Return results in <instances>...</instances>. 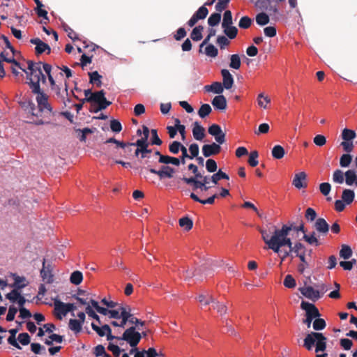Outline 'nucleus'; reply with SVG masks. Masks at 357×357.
Here are the masks:
<instances>
[{
    "label": "nucleus",
    "mask_w": 357,
    "mask_h": 357,
    "mask_svg": "<svg viewBox=\"0 0 357 357\" xmlns=\"http://www.w3.org/2000/svg\"><path fill=\"white\" fill-rule=\"evenodd\" d=\"M293 224L290 225H284L281 229L275 228L273 231V239L272 245V250L275 253L280 252V248L284 246H287L289 250H291L293 248V243L291 239L288 237L289 233L292 230Z\"/></svg>",
    "instance_id": "obj_1"
},
{
    "label": "nucleus",
    "mask_w": 357,
    "mask_h": 357,
    "mask_svg": "<svg viewBox=\"0 0 357 357\" xmlns=\"http://www.w3.org/2000/svg\"><path fill=\"white\" fill-rule=\"evenodd\" d=\"M84 96L85 98L81 100L82 104L85 102L97 104L96 107L91 105V112L97 113L99 111L105 109L112 104V102L106 99L104 90L92 93L91 89H87L84 91Z\"/></svg>",
    "instance_id": "obj_2"
},
{
    "label": "nucleus",
    "mask_w": 357,
    "mask_h": 357,
    "mask_svg": "<svg viewBox=\"0 0 357 357\" xmlns=\"http://www.w3.org/2000/svg\"><path fill=\"white\" fill-rule=\"evenodd\" d=\"M27 64L29 72L26 70H23V71L26 74V84L29 85L32 93L39 92V89H40V77L43 74L41 69L43 63H35L32 61H28Z\"/></svg>",
    "instance_id": "obj_3"
},
{
    "label": "nucleus",
    "mask_w": 357,
    "mask_h": 357,
    "mask_svg": "<svg viewBox=\"0 0 357 357\" xmlns=\"http://www.w3.org/2000/svg\"><path fill=\"white\" fill-rule=\"evenodd\" d=\"M326 341L327 338L321 333L311 332L305 337L303 347L310 351L316 342L315 352L324 351L326 349Z\"/></svg>",
    "instance_id": "obj_4"
},
{
    "label": "nucleus",
    "mask_w": 357,
    "mask_h": 357,
    "mask_svg": "<svg viewBox=\"0 0 357 357\" xmlns=\"http://www.w3.org/2000/svg\"><path fill=\"white\" fill-rule=\"evenodd\" d=\"M135 330V326H131L126 329L121 337V340L126 341L132 348L136 347L142 339L141 333Z\"/></svg>",
    "instance_id": "obj_5"
},
{
    "label": "nucleus",
    "mask_w": 357,
    "mask_h": 357,
    "mask_svg": "<svg viewBox=\"0 0 357 357\" xmlns=\"http://www.w3.org/2000/svg\"><path fill=\"white\" fill-rule=\"evenodd\" d=\"M33 93L36 95V100L39 112H43L47 111L50 114L52 113V107L48 102V96L44 93L41 88L39 89V92Z\"/></svg>",
    "instance_id": "obj_6"
},
{
    "label": "nucleus",
    "mask_w": 357,
    "mask_h": 357,
    "mask_svg": "<svg viewBox=\"0 0 357 357\" xmlns=\"http://www.w3.org/2000/svg\"><path fill=\"white\" fill-rule=\"evenodd\" d=\"M149 171L152 174L158 175L160 180L165 178H171L175 173V169L169 165H162L159 170L149 168Z\"/></svg>",
    "instance_id": "obj_7"
},
{
    "label": "nucleus",
    "mask_w": 357,
    "mask_h": 357,
    "mask_svg": "<svg viewBox=\"0 0 357 357\" xmlns=\"http://www.w3.org/2000/svg\"><path fill=\"white\" fill-rule=\"evenodd\" d=\"M52 266L51 264H46L45 259L43 261V268L40 270V277L47 284H51L54 281V275L52 274Z\"/></svg>",
    "instance_id": "obj_8"
},
{
    "label": "nucleus",
    "mask_w": 357,
    "mask_h": 357,
    "mask_svg": "<svg viewBox=\"0 0 357 357\" xmlns=\"http://www.w3.org/2000/svg\"><path fill=\"white\" fill-rule=\"evenodd\" d=\"M301 307L305 311V317L314 319L319 317L321 315L318 308L312 303L303 301L301 303Z\"/></svg>",
    "instance_id": "obj_9"
},
{
    "label": "nucleus",
    "mask_w": 357,
    "mask_h": 357,
    "mask_svg": "<svg viewBox=\"0 0 357 357\" xmlns=\"http://www.w3.org/2000/svg\"><path fill=\"white\" fill-rule=\"evenodd\" d=\"M206 6H201L191 17V18L188 21L187 24L190 26L192 27L196 24V23L199 20H204L206 17L208 10L206 7Z\"/></svg>",
    "instance_id": "obj_10"
},
{
    "label": "nucleus",
    "mask_w": 357,
    "mask_h": 357,
    "mask_svg": "<svg viewBox=\"0 0 357 357\" xmlns=\"http://www.w3.org/2000/svg\"><path fill=\"white\" fill-rule=\"evenodd\" d=\"M30 43L36 45L35 52L36 55L42 54L44 52H47V54H50L51 48L50 45L42 41L39 38H31Z\"/></svg>",
    "instance_id": "obj_11"
},
{
    "label": "nucleus",
    "mask_w": 357,
    "mask_h": 357,
    "mask_svg": "<svg viewBox=\"0 0 357 357\" xmlns=\"http://www.w3.org/2000/svg\"><path fill=\"white\" fill-rule=\"evenodd\" d=\"M221 149L222 148L219 144L213 142L210 144L204 145L202 146V151L203 155L205 158H208L219 154L221 151Z\"/></svg>",
    "instance_id": "obj_12"
},
{
    "label": "nucleus",
    "mask_w": 357,
    "mask_h": 357,
    "mask_svg": "<svg viewBox=\"0 0 357 357\" xmlns=\"http://www.w3.org/2000/svg\"><path fill=\"white\" fill-rule=\"evenodd\" d=\"M299 291L304 296L312 300V301H316L321 298L319 290H315L311 286L301 287Z\"/></svg>",
    "instance_id": "obj_13"
},
{
    "label": "nucleus",
    "mask_w": 357,
    "mask_h": 357,
    "mask_svg": "<svg viewBox=\"0 0 357 357\" xmlns=\"http://www.w3.org/2000/svg\"><path fill=\"white\" fill-rule=\"evenodd\" d=\"M307 174L304 172L296 174L292 181V185L298 189L305 188L307 187Z\"/></svg>",
    "instance_id": "obj_14"
},
{
    "label": "nucleus",
    "mask_w": 357,
    "mask_h": 357,
    "mask_svg": "<svg viewBox=\"0 0 357 357\" xmlns=\"http://www.w3.org/2000/svg\"><path fill=\"white\" fill-rule=\"evenodd\" d=\"M317 231L323 236H326L329 231L330 227L326 220L323 218H319L316 220L314 225Z\"/></svg>",
    "instance_id": "obj_15"
},
{
    "label": "nucleus",
    "mask_w": 357,
    "mask_h": 357,
    "mask_svg": "<svg viewBox=\"0 0 357 357\" xmlns=\"http://www.w3.org/2000/svg\"><path fill=\"white\" fill-rule=\"evenodd\" d=\"M192 135L196 140L202 141L206 136L205 128L195 121L192 124Z\"/></svg>",
    "instance_id": "obj_16"
},
{
    "label": "nucleus",
    "mask_w": 357,
    "mask_h": 357,
    "mask_svg": "<svg viewBox=\"0 0 357 357\" xmlns=\"http://www.w3.org/2000/svg\"><path fill=\"white\" fill-rule=\"evenodd\" d=\"M221 75L222 77V86L226 89H230L234 84V78L229 71L227 69H222L221 70Z\"/></svg>",
    "instance_id": "obj_17"
},
{
    "label": "nucleus",
    "mask_w": 357,
    "mask_h": 357,
    "mask_svg": "<svg viewBox=\"0 0 357 357\" xmlns=\"http://www.w3.org/2000/svg\"><path fill=\"white\" fill-rule=\"evenodd\" d=\"M119 310L121 311V318L122 319L121 321L119 324V327L124 328L126 323L130 322V318L132 317V314L130 313V307H126L123 305H121L119 307Z\"/></svg>",
    "instance_id": "obj_18"
},
{
    "label": "nucleus",
    "mask_w": 357,
    "mask_h": 357,
    "mask_svg": "<svg viewBox=\"0 0 357 357\" xmlns=\"http://www.w3.org/2000/svg\"><path fill=\"white\" fill-rule=\"evenodd\" d=\"M215 109L225 110L227 108V100L223 95L216 96L211 102Z\"/></svg>",
    "instance_id": "obj_19"
},
{
    "label": "nucleus",
    "mask_w": 357,
    "mask_h": 357,
    "mask_svg": "<svg viewBox=\"0 0 357 357\" xmlns=\"http://www.w3.org/2000/svg\"><path fill=\"white\" fill-rule=\"evenodd\" d=\"M63 302L56 300L54 301V315L58 319H61L62 316H66V307L62 306Z\"/></svg>",
    "instance_id": "obj_20"
},
{
    "label": "nucleus",
    "mask_w": 357,
    "mask_h": 357,
    "mask_svg": "<svg viewBox=\"0 0 357 357\" xmlns=\"http://www.w3.org/2000/svg\"><path fill=\"white\" fill-rule=\"evenodd\" d=\"M342 201L344 202L347 205L351 204L355 197V192L351 189H344L342 193Z\"/></svg>",
    "instance_id": "obj_21"
},
{
    "label": "nucleus",
    "mask_w": 357,
    "mask_h": 357,
    "mask_svg": "<svg viewBox=\"0 0 357 357\" xmlns=\"http://www.w3.org/2000/svg\"><path fill=\"white\" fill-rule=\"evenodd\" d=\"M204 89L207 92L213 91L215 93L220 95L223 92L224 87L222 83L219 82H215L210 85H206L204 86Z\"/></svg>",
    "instance_id": "obj_22"
},
{
    "label": "nucleus",
    "mask_w": 357,
    "mask_h": 357,
    "mask_svg": "<svg viewBox=\"0 0 357 357\" xmlns=\"http://www.w3.org/2000/svg\"><path fill=\"white\" fill-rule=\"evenodd\" d=\"M148 139H144L143 138L139 139L134 143L135 146H137L138 149H140L143 151L142 158H146V152H151V149H149V143L147 142Z\"/></svg>",
    "instance_id": "obj_23"
},
{
    "label": "nucleus",
    "mask_w": 357,
    "mask_h": 357,
    "mask_svg": "<svg viewBox=\"0 0 357 357\" xmlns=\"http://www.w3.org/2000/svg\"><path fill=\"white\" fill-rule=\"evenodd\" d=\"M182 180L188 185H192V190H196L197 189L202 190V188L204 186V183H202L201 180H197L196 178H187L183 177Z\"/></svg>",
    "instance_id": "obj_24"
},
{
    "label": "nucleus",
    "mask_w": 357,
    "mask_h": 357,
    "mask_svg": "<svg viewBox=\"0 0 357 357\" xmlns=\"http://www.w3.org/2000/svg\"><path fill=\"white\" fill-rule=\"evenodd\" d=\"M190 198L193 199L195 202H197L202 204H214L215 199L218 197V195L214 194L213 196L210 197L207 199H201L194 192H192L190 195Z\"/></svg>",
    "instance_id": "obj_25"
},
{
    "label": "nucleus",
    "mask_w": 357,
    "mask_h": 357,
    "mask_svg": "<svg viewBox=\"0 0 357 357\" xmlns=\"http://www.w3.org/2000/svg\"><path fill=\"white\" fill-rule=\"evenodd\" d=\"M89 77V82L95 84L96 86L100 87L102 85V75H100L98 71L88 73Z\"/></svg>",
    "instance_id": "obj_26"
},
{
    "label": "nucleus",
    "mask_w": 357,
    "mask_h": 357,
    "mask_svg": "<svg viewBox=\"0 0 357 357\" xmlns=\"http://www.w3.org/2000/svg\"><path fill=\"white\" fill-rule=\"evenodd\" d=\"M158 162L166 165L172 164L175 166H179V160L177 159V158L169 155H160Z\"/></svg>",
    "instance_id": "obj_27"
},
{
    "label": "nucleus",
    "mask_w": 357,
    "mask_h": 357,
    "mask_svg": "<svg viewBox=\"0 0 357 357\" xmlns=\"http://www.w3.org/2000/svg\"><path fill=\"white\" fill-rule=\"evenodd\" d=\"M212 306L214 310H216L217 312L220 316L225 315L227 312V307L226 305L222 303H220L215 299H213V302H212Z\"/></svg>",
    "instance_id": "obj_28"
},
{
    "label": "nucleus",
    "mask_w": 357,
    "mask_h": 357,
    "mask_svg": "<svg viewBox=\"0 0 357 357\" xmlns=\"http://www.w3.org/2000/svg\"><path fill=\"white\" fill-rule=\"evenodd\" d=\"M204 30V27L201 25H199L197 26H195L191 33H190V38L194 41H199L200 40L203 36H202V31Z\"/></svg>",
    "instance_id": "obj_29"
},
{
    "label": "nucleus",
    "mask_w": 357,
    "mask_h": 357,
    "mask_svg": "<svg viewBox=\"0 0 357 357\" xmlns=\"http://www.w3.org/2000/svg\"><path fill=\"white\" fill-rule=\"evenodd\" d=\"M224 29V33L229 38L234 39L236 37L238 33V29L232 25L227 26H222Z\"/></svg>",
    "instance_id": "obj_30"
},
{
    "label": "nucleus",
    "mask_w": 357,
    "mask_h": 357,
    "mask_svg": "<svg viewBox=\"0 0 357 357\" xmlns=\"http://www.w3.org/2000/svg\"><path fill=\"white\" fill-rule=\"evenodd\" d=\"M356 133L354 130L344 128L342 130L341 137L344 141L352 142L356 137Z\"/></svg>",
    "instance_id": "obj_31"
},
{
    "label": "nucleus",
    "mask_w": 357,
    "mask_h": 357,
    "mask_svg": "<svg viewBox=\"0 0 357 357\" xmlns=\"http://www.w3.org/2000/svg\"><path fill=\"white\" fill-rule=\"evenodd\" d=\"M229 176L223 172L221 169H219L216 173H214L211 177V181L214 183L217 184L221 179L229 180Z\"/></svg>",
    "instance_id": "obj_32"
},
{
    "label": "nucleus",
    "mask_w": 357,
    "mask_h": 357,
    "mask_svg": "<svg viewBox=\"0 0 357 357\" xmlns=\"http://www.w3.org/2000/svg\"><path fill=\"white\" fill-rule=\"evenodd\" d=\"M271 153H272L273 158H274L275 159L279 160L284 157V155L285 154V151L282 146L275 145L272 149Z\"/></svg>",
    "instance_id": "obj_33"
},
{
    "label": "nucleus",
    "mask_w": 357,
    "mask_h": 357,
    "mask_svg": "<svg viewBox=\"0 0 357 357\" xmlns=\"http://www.w3.org/2000/svg\"><path fill=\"white\" fill-rule=\"evenodd\" d=\"M345 178L344 173L341 169H335L333 174V181L335 183L342 184Z\"/></svg>",
    "instance_id": "obj_34"
},
{
    "label": "nucleus",
    "mask_w": 357,
    "mask_h": 357,
    "mask_svg": "<svg viewBox=\"0 0 357 357\" xmlns=\"http://www.w3.org/2000/svg\"><path fill=\"white\" fill-rule=\"evenodd\" d=\"M83 280L82 273L79 271L73 272L70 277V282L75 285L79 284Z\"/></svg>",
    "instance_id": "obj_35"
},
{
    "label": "nucleus",
    "mask_w": 357,
    "mask_h": 357,
    "mask_svg": "<svg viewBox=\"0 0 357 357\" xmlns=\"http://www.w3.org/2000/svg\"><path fill=\"white\" fill-rule=\"evenodd\" d=\"M259 231L261 233V238L264 243L268 245L269 249L272 250V241L273 239V234L271 238H269V234H268V231L266 229L259 228Z\"/></svg>",
    "instance_id": "obj_36"
},
{
    "label": "nucleus",
    "mask_w": 357,
    "mask_h": 357,
    "mask_svg": "<svg viewBox=\"0 0 357 357\" xmlns=\"http://www.w3.org/2000/svg\"><path fill=\"white\" fill-rule=\"evenodd\" d=\"M13 277L15 282L9 285L10 287L21 289L26 286V284H22V282L25 281L24 277H20L15 274L13 275Z\"/></svg>",
    "instance_id": "obj_37"
},
{
    "label": "nucleus",
    "mask_w": 357,
    "mask_h": 357,
    "mask_svg": "<svg viewBox=\"0 0 357 357\" xmlns=\"http://www.w3.org/2000/svg\"><path fill=\"white\" fill-rule=\"evenodd\" d=\"M179 226L184 228L185 230L189 231L192 228L193 222L192 220L188 217H183L179 219Z\"/></svg>",
    "instance_id": "obj_38"
},
{
    "label": "nucleus",
    "mask_w": 357,
    "mask_h": 357,
    "mask_svg": "<svg viewBox=\"0 0 357 357\" xmlns=\"http://www.w3.org/2000/svg\"><path fill=\"white\" fill-rule=\"evenodd\" d=\"M345 183L347 185H352L356 178V174L354 170L349 169L345 173Z\"/></svg>",
    "instance_id": "obj_39"
},
{
    "label": "nucleus",
    "mask_w": 357,
    "mask_h": 357,
    "mask_svg": "<svg viewBox=\"0 0 357 357\" xmlns=\"http://www.w3.org/2000/svg\"><path fill=\"white\" fill-rule=\"evenodd\" d=\"M82 324L77 319H70L68 324L69 328L75 332V333H78L82 330Z\"/></svg>",
    "instance_id": "obj_40"
},
{
    "label": "nucleus",
    "mask_w": 357,
    "mask_h": 357,
    "mask_svg": "<svg viewBox=\"0 0 357 357\" xmlns=\"http://www.w3.org/2000/svg\"><path fill=\"white\" fill-rule=\"evenodd\" d=\"M303 238L307 243H308L310 245H314L316 246H318L320 245V243H319L318 238L315 236L314 231H313L310 235L304 234Z\"/></svg>",
    "instance_id": "obj_41"
},
{
    "label": "nucleus",
    "mask_w": 357,
    "mask_h": 357,
    "mask_svg": "<svg viewBox=\"0 0 357 357\" xmlns=\"http://www.w3.org/2000/svg\"><path fill=\"white\" fill-rule=\"evenodd\" d=\"M241 64V59L238 54H232L230 56V68L238 70L240 68Z\"/></svg>",
    "instance_id": "obj_42"
},
{
    "label": "nucleus",
    "mask_w": 357,
    "mask_h": 357,
    "mask_svg": "<svg viewBox=\"0 0 357 357\" xmlns=\"http://www.w3.org/2000/svg\"><path fill=\"white\" fill-rule=\"evenodd\" d=\"M352 255V250L349 245H342L340 251V257L344 259H349Z\"/></svg>",
    "instance_id": "obj_43"
},
{
    "label": "nucleus",
    "mask_w": 357,
    "mask_h": 357,
    "mask_svg": "<svg viewBox=\"0 0 357 357\" xmlns=\"http://www.w3.org/2000/svg\"><path fill=\"white\" fill-rule=\"evenodd\" d=\"M221 20V15L220 13H212L208 19V24L211 26L218 25Z\"/></svg>",
    "instance_id": "obj_44"
},
{
    "label": "nucleus",
    "mask_w": 357,
    "mask_h": 357,
    "mask_svg": "<svg viewBox=\"0 0 357 357\" xmlns=\"http://www.w3.org/2000/svg\"><path fill=\"white\" fill-rule=\"evenodd\" d=\"M270 21L268 15L265 13H261L256 16V22L260 26L267 24Z\"/></svg>",
    "instance_id": "obj_45"
},
{
    "label": "nucleus",
    "mask_w": 357,
    "mask_h": 357,
    "mask_svg": "<svg viewBox=\"0 0 357 357\" xmlns=\"http://www.w3.org/2000/svg\"><path fill=\"white\" fill-rule=\"evenodd\" d=\"M197 301L203 305H208L213 302V297L211 295L199 294L197 298Z\"/></svg>",
    "instance_id": "obj_46"
},
{
    "label": "nucleus",
    "mask_w": 357,
    "mask_h": 357,
    "mask_svg": "<svg viewBox=\"0 0 357 357\" xmlns=\"http://www.w3.org/2000/svg\"><path fill=\"white\" fill-rule=\"evenodd\" d=\"M204 54L210 57H215L218 54V50L213 44H208L205 47Z\"/></svg>",
    "instance_id": "obj_47"
},
{
    "label": "nucleus",
    "mask_w": 357,
    "mask_h": 357,
    "mask_svg": "<svg viewBox=\"0 0 357 357\" xmlns=\"http://www.w3.org/2000/svg\"><path fill=\"white\" fill-rule=\"evenodd\" d=\"M183 145L178 141H174L169 145V151L172 154L176 155L181 150Z\"/></svg>",
    "instance_id": "obj_48"
},
{
    "label": "nucleus",
    "mask_w": 357,
    "mask_h": 357,
    "mask_svg": "<svg viewBox=\"0 0 357 357\" xmlns=\"http://www.w3.org/2000/svg\"><path fill=\"white\" fill-rule=\"evenodd\" d=\"M133 146H135L134 143L123 142V145H121L120 148H121L123 149V153H124L123 156L125 158L128 157L131 154V153L132 151Z\"/></svg>",
    "instance_id": "obj_49"
},
{
    "label": "nucleus",
    "mask_w": 357,
    "mask_h": 357,
    "mask_svg": "<svg viewBox=\"0 0 357 357\" xmlns=\"http://www.w3.org/2000/svg\"><path fill=\"white\" fill-rule=\"evenodd\" d=\"M252 23V19L248 16L242 17L238 22V26L241 29H247L250 27Z\"/></svg>",
    "instance_id": "obj_50"
},
{
    "label": "nucleus",
    "mask_w": 357,
    "mask_h": 357,
    "mask_svg": "<svg viewBox=\"0 0 357 357\" xmlns=\"http://www.w3.org/2000/svg\"><path fill=\"white\" fill-rule=\"evenodd\" d=\"M212 109L208 104H203L198 111V114L201 118L204 119L209 115Z\"/></svg>",
    "instance_id": "obj_51"
},
{
    "label": "nucleus",
    "mask_w": 357,
    "mask_h": 357,
    "mask_svg": "<svg viewBox=\"0 0 357 357\" xmlns=\"http://www.w3.org/2000/svg\"><path fill=\"white\" fill-rule=\"evenodd\" d=\"M312 326L315 331H321L326 328V324L324 319L317 317L313 321Z\"/></svg>",
    "instance_id": "obj_52"
},
{
    "label": "nucleus",
    "mask_w": 357,
    "mask_h": 357,
    "mask_svg": "<svg viewBox=\"0 0 357 357\" xmlns=\"http://www.w3.org/2000/svg\"><path fill=\"white\" fill-rule=\"evenodd\" d=\"M232 24L233 21L231 12L227 10L224 13L222 26H227L229 25H232Z\"/></svg>",
    "instance_id": "obj_53"
},
{
    "label": "nucleus",
    "mask_w": 357,
    "mask_h": 357,
    "mask_svg": "<svg viewBox=\"0 0 357 357\" xmlns=\"http://www.w3.org/2000/svg\"><path fill=\"white\" fill-rule=\"evenodd\" d=\"M352 161V156L349 153L343 154L340 159V165L342 167H347Z\"/></svg>",
    "instance_id": "obj_54"
},
{
    "label": "nucleus",
    "mask_w": 357,
    "mask_h": 357,
    "mask_svg": "<svg viewBox=\"0 0 357 357\" xmlns=\"http://www.w3.org/2000/svg\"><path fill=\"white\" fill-rule=\"evenodd\" d=\"M206 169L210 173H214L218 169L217 163L213 159H208L206 162Z\"/></svg>",
    "instance_id": "obj_55"
},
{
    "label": "nucleus",
    "mask_w": 357,
    "mask_h": 357,
    "mask_svg": "<svg viewBox=\"0 0 357 357\" xmlns=\"http://www.w3.org/2000/svg\"><path fill=\"white\" fill-rule=\"evenodd\" d=\"M283 283L284 287L289 289L294 288L296 285L295 279L291 275L285 276Z\"/></svg>",
    "instance_id": "obj_56"
},
{
    "label": "nucleus",
    "mask_w": 357,
    "mask_h": 357,
    "mask_svg": "<svg viewBox=\"0 0 357 357\" xmlns=\"http://www.w3.org/2000/svg\"><path fill=\"white\" fill-rule=\"evenodd\" d=\"M259 156L258 152L257 151H253L250 153L249 159H248V163L251 167H256L259 161L257 160Z\"/></svg>",
    "instance_id": "obj_57"
},
{
    "label": "nucleus",
    "mask_w": 357,
    "mask_h": 357,
    "mask_svg": "<svg viewBox=\"0 0 357 357\" xmlns=\"http://www.w3.org/2000/svg\"><path fill=\"white\" fill-rule=\"evenodd\" d=\"M151 144L158 145V146L161 145L162 142L158 137L157 130L152 129L151 130Z\"/></svg>",
    "instance_id": "obj_58"
},
{
    "label": "nucleus",
    "mask_w": 357,
    "mask_h": 357,
    "mask_svg": "<svg viewBox=\"0 0 357 357\" xmlns=\"http://www.w3.org/2000/svg\"><path fill=\"white\" fill-rule=\"evenodd\" d=\"M18 289L14 288L10 293L6 295V298L13 303H15L17 300V297L20 296V293Z\"/></svg>",
    "instance_id": "obj_59"
},
{
    "label": "nucleus",
    "mask_w": 357,
    "mask_h": 357,
    "mask_svg": "<svg viewBox=\"0 0 357 357\" xmlns=\"http://www.w3.org/2000/svg\"><path fill=\"white\" fill-rule=\"evenodd\" d=\"M190 151V159L192 160L194 158H196L199 155V146L197 144L193 143L189 146Z\"/></svg>",
    "instance_id": "obj_60"
},
{
    "label": "nucleus",
    "mask_w": 357,
    "mask_h": 357,
    "mask_svg": "<svg viewBox=\"0 0 357 357\" xmlns=\"http://www.w3.org/2000/svg\"><path fill=\"white\" fill-rule=\"evenodd\" d=\"M208 132L210 135L215 137L216 135H218L219 134H221V132H222L223 131L222 130L221 127L219 125L213 124L208 128Z\"/></svg>",
    "instance_id": "obj_61"
},
{
    "label": "nucleus",
    "mask_w": 357,
    "mask_h": 357,
    "mask_svg": "<svg viewBox=\"0 0 357 357\" xmlns=\"http://www.w3.org/2000/svg\"><path fill=\"white\" fill-rule=\"evenodd\" d=\"M86 313L89 317L94 319L96 321L98 322L99 324H101V321L100 319V317L94 312L90 305H88L85 309Z\"/></svg>",
    "instance_id": "obj_62"
},
{
    "label": "nucleus",
    "mask_w": 357,
    "mask_h": 357,
    "mask_svg": "<svg viewBox=\"0 0 357 357\" xmlns=\"http://www.w3.org/2000/svg\"><path fill=\"white\" fill-rule=\"evenodd\" d=\"M331 190V185L329 183H321L319 185V190L321 193L324 196H327L330 193Z\"/></svg>",
    "instance_id": "obj_63"
},
{
    "label": "nucleus",
    "mask_w": 357,
    "mask_h": 357,
    "mask_svg": "<svg viewBox=\"0 0 357 357\" xmlns=\"http://www.w3.org/2000/svg\"><path fill=\"white\" fill-rule=\"evenodd\" d=\"M110 128L113 132H120L122 130V126L119 121L113 119L110 121Z\"/></svg>",
    "instance_id": "obj_64"
}]
</instances>
